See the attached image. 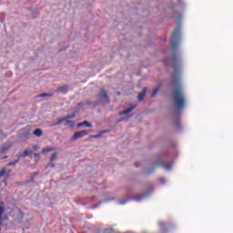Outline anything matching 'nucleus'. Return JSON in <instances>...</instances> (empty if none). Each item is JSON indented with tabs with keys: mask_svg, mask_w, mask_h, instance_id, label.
<instances>
[{
	"mask_svg": "<svg viewBox=\"0 0 233 233\" xmlns=\"http://www.w3.org/2000/svg\"><path fill=\"white\" fill-rule=\"evenodd\" d=\"M132 198H127L124 200H120L119 205H126L127 202H129Z\"/></svg>",
	"mask_w": 233,
	"mask_h": 233,
	"instance_id": "obj_19",
	"label": "nucleus"
},
{
	"mask_svg": "<svg viewBox=\"0 0 233 233\" xmlns=\"http://www.w3.org/2000/svg\"><path fill=\"white\" fill-rule=\"evenodd\" d=\"M108 231H110V229H108V228H107V229H106V231H105V232H106V233H107Z\"/></svg>",
	"mask_w": 233,
	"mask_h": 233,
	"instance_id": "obj_31",
	"label": "nucleus"
},
{
	"mask_svg": "<svg viewBox=\"0 0 233 233\" xmlns=\"http://www.w3.org/2000/svg\"><path fill=\"white\" fill-rule=\"evenodd\" d=\"M98 97L102 100V102L109 103V101L107 100L106 91L102 90V91L99 93Z\"/></svg>",
	"mask_w": 233,
	"mask_h": 233,
	"instance_id": "obj_3",
	"label": "nucleus"
},
{
	"mask_svg": "<svg viewBox=\"0 0 233 233\" xmlns=\"http://www.w3.org/2000/svg\"><path fill=\"white\" fill-rule=\"evenodd\" d=\"M107 131H100L98 135H94L92 136V137H94V139H98V137H101L103 136V134L106 133Z\"/></svg>",
	"mask_w": 233,
	"mask_h": 233,
	"instance_id": "obj_16",
	"label": "nucleus"
},
{
	"mask_svg": "<svg viewBox=\"0 0 233 233\" xmlns=\"http://www.w3.org/2000/svg\"><path fill=\"white\" fill-rule=\"evenodd\" d=\"M17 212H18V216L20 217L18 220L21 223V221L23 220V218L25 217V214H23L21 210H17Z\"/></svg>",
	"mask_w": 233,
	"mask_h": 233,
	"instance_id": "obj_23",
	"label": "nucleus"
},
{
	"mask_svg": "<svg viewBox=\"0 0 233 233\" xmlns=\"http://www.w3.org/2000/svg\"><path fill=\"white\" fill-rule=\"evenodd\" d=\"M160 88H161V86H158L157 88H155L151 95V97H156V96L159 92Z\"/></svg>",
	"mask_w": 233,
	"mask_h": 233,
	"instance_id": "obj_13",
	"label": "nucleus"
},
{
	"mask_svg": "<svg viewBox=\"0 0 233 233\" xmlns=\"http://www.w3.org/2000/svg\"><path fill=\"white\" fill-rule=\"evenodd\" d=\"M145 96H147V88H144L141 93L138 94L137 99L139 102H142L145 99Z\"/></svg>",
	"mask_w": 233,
	"mask_h": 233,
	"instance_id": "obj_7",
	"label": "nucleus"
},
{
	"mask_svg": "<svg viewBox=\"0 0 233 233\" xmlns=\"http://www.w3.org/2000/svg\"><path fill=\"white\" fill-rule=\"evenodd\" d=\"M34 134L36 137H41L43 135V131L41 129H36V130L34 131Z\"/></svg>",
	"mask_w": 233,
	"mask_h": 233,
	"instance_id": "obj_17",
	"label": "nucleus"
},
{
	"mask_svg": "<svg viewBox=\"0 0 233 233\" xmlns=\"http://www.w3.org/2000/svg\"><path fill=\"white\" fill-rule=\"evenodd\" d=\"M33 149H34L35 151H37V150L40 149V147L37 146V145H35V146H33Z\"/></svg>",
	"mask_w": 233,
	"mask_h": 233,
	"instance_id": "obj_25",
	"label": "nucleus"
},
{
	"mask_svg": "<svg viewBox=\"0 0 233 233\" xmlns=\"http://www.w3.org/2000/svg\"><path fill=\"white\" fill-rule=\"evenodd\" d=\"M149 197V192L144 193L139 197H135L133 199L137 202H141L143 199L147 198Z\"/></svg>",
	"mask_w": 233,
	"mask_h": 233,
	"instance_id": "obj_4",
	"label": "nucleus"
},
{
	"mask_svg": "<svg viewBox=\"0 0 233 233\" xmlns=\"http://www.w3.org/2000/svg\"><path fill=\"white\" fill-rule=\"evenodd\" d=\"M57 92L62 93V94H66L67 92V86H64L58 87Z\"/></svg>",
	"mask_w": 233,
	"mask_h": 233,
	"instance_id": "obj_10",
	"label": "nucleus"
},
{
	"mask_svg": "<svg viewBox=\"0 0 233 233\" xmlns=\"http://www.w3.org/2000/svg\"><path fill=\"white\" fill-rule=\"evenodd\" d=\"M177 18H178V19H181V18H182V15L177 14Z\"/></svg>",
	"mask_w": 233,
	"mask_h": 233,
	"instance_id": "obj_29",
	"label": "nucleus"
},
{
	"mask_svg": "<svg viewBox=\"0 0 233 233\" xmlns=\"http://www.w3.org/2000/svg\"><path fill=\"white\" fill-rule=\"evenodd\" d=\"M65 122V118H59L57 120V122L54 123L53 125H51V127H56V126H59L61 125V123Z\"/></svg>",
	"mask_w": 233,
	"mask_h": 233,
	"instance_id": "obj_15",
	"label": "nucleus"
},
{
	"mask_svg": "<svg viewBox=\"0 0 233 233\" xmlns=\"http://www.w3.org/2000/svg\"><path fill=\"white\" fill-rule=\"evenodd\" d=\"M51 167H55V165H51Z\"/></svg>",
	"mask_w": 233,
	"mask_h": 233,
	"instance_id": "obj_33",
	"label": "nucleus"
},
{
	"mask_svg": "<svg viewBox=\"0 0 233 233\" xmlns=\"http://www.w3.org/2000/svg\"><path fill=\"white\" fill-rule=\"evenodd\" d=\"M137 107V106H132L128 108H127L126 110L122 111L119 113L120 116H125V115H128L129 113H131L133 111V109H135Z\"/></svg>",
	"mask_w": 233,
	"mask_h": 233,
	"instance_id": "obj_6",
	"label": "nucleus"
},
{
	"mask_svg": "<svg viewBox=\"0 0 233 233\" xmlns=\"http://www.w3.org/2000/svg\"><path fill=\"white\" fill-rule=\"evenodd\" d=\"M180 42L181 28L177 27L171 35L170 44L172 56L171 57H167L166 60H164L166 66L171 67L174 71L171 75L169 86L173 88L171 93V99L174 106V111L172 112L173 124L177 129H181L180 116L187 106V97L185 96L184 87L181 85V56L177 53Z\"/></svg>",
	"mask_w": 233,
	"mask_h": 233,
	"instance_id": "obj_1",
	"label": "nucleus"
},
{
	"mask_svg": "<svg viewBox=\"0 0 233 233\" xmlns=\"http://www.w3.org/2000/svg\"><path fill=\"white\" fill-rule=\"evenodd\" d=\"M166 182H167V180H166L165 178H162V179H161V183H162L163 185H165Z\"/></svg>",
	"mask_w": 233,
	"mask_h": 233,
	"instance_id": "obj_28",
	"label": "nucleus"
},
{
	"mask_svg": "<svg viewBox=\"0 0 233 233\" xmlns=\"http://www.w3.org/2000/svg\"><path fill=\"white\" fill-rule=\"evenodd\" d=\"M57 159V153H53L50 157V162H54Z\"/></svg>",
	"mask_w": 233,
	"mask_h": 233,
	"instance_id": "obj_18",
	"label": "nucleus"
},
{
	"mask_svg": "<svg viewBox=\"0 0 233 233\" xmlns=\"http://www.w3.org/2000/svg\"><path fill=\"white\" fill-rule=\"evenodd\" d=\"M87 134H88L87 130H83V131L76 132V133H75L72 139H73V141H76V139H80L81 137H84Z\"/></svg>",
	"mask_w": 233,
	"mask_h": 233,
	"instance_id": "obj_2",
	"label": "nucleus"
},
{
	"mask_svg": "<svg viewBox=\"0 0 233 233\" xmlns=\"http://www.w3.org/2000/svg\"><path fill=\"white\" fill-rule=\"evenodd\" d=\"M36 175H38L37 172H35V173L33 174L32 178H31V181H34V177H35Z\"/></svg>",
	"mask_w": 233,
	"mask_h": 233,
	"instance_id": "obj_26",
	"label": "nucleus"
},
{
	"mask_svg": "<svg viewBox=\"0 0 233 233\" xmlns=\"http://www.w3.org/2000/svg\"><path fill=\"white\" fill-rule=\"evenodd\" d=\"M10 150V146H4L0 148V153L6 154Z\"/></svg>",
	"mask_w": 233,
	"mask_h": 233,
	"instance_id": "obj_9",
	"label": "nucleus"
},
{
	"mask_svg": "<svg viewBox=\"0 0 233 233\" xmlns=\"http://www.w3.org/2000/svg\"><path fill=\"white\" fill-rule=\"evenodd\" d=\"M18 163H19V160H14L13 162H8L7 166L8 167H15Z\"/></svg>",
	"mask_w": 233,
	"mask_h": 233,
	"instance_id": "obj_20",
	"label": "nucleus"
},
{
	"mask_svg": "<svg viewBox=\"0 0 233 233\" xmlns=\"http://www.w3.org/2000/svg\"><path fill=\"white\" fill-rule=\"evenodd\" d=\"M159 225H160L161 230H162L163 232H167V229L164 228V227H169V223L160 222Z\"/></svg>",
	"mask_w": 233,
	"mask_h": 233,
	"instance_id": "obj_12",
	"label": "nucleus"
},
{
	"mask_svg": "<svg viewBox=\"0 0 233 233\" xmlns=\"http://www.w3.org/2000/svg\"><path fill=\"white\" fill-rule=\"evenodd\" d=\"M153 172V170L152 171H147V174H151Z\"/></svg>",
	"mask_w": 233,
	"mask_h": 233,
	"instance_id": "obj_32",
	"label": "nucleus"
},
{
	"mask_svg": "<svg viewBox=\"0 0 233 233\" xmlns=\"http://www.w3.org/2000/svg\"><path fill=\"white\" fill-rule=\"evenodd\" d=\"M32 154H33L32 150L25 149L23 154L18 156V158L25 157L31 156Z\"/></svg>",
	"mask_w": 233,
	"mask_h": 233,
	"instance_id": "obj_8",
	"label": "nucleus"
},
{
	"mask_svg": "<svg viewBox=\"0 0 233 233\" xmlns=\"http://www.w3.org/2000/svg\"><path fill=\"white\" fill-rule=\"evenodd\" d=\"M77 127H84V122L79 123V124L77 125Z\"/></svg>",
	"mask_w": 233,
	"mask_h": 233,
	"instance_id": "obj_27",
	"label": "nucleus"
},
{
	"mask_svg": "<svg viewBox=\"0 0 233 233\" xmlns=\"http://www.w3.org/2000/svg\"><path fill=\"white\" fill-rule=\"evenodd\" d=\"M76 116V114H71V115H68L64 117L65 121L68 120V119H72Z\"/></svg>",
	"mask_w": 233,
	"mask_h": 233,
	"instance_id": "obj_21",
	"label": "nucleus"
},
{
	"mask_svg": "<svg viewBox=\"0 0 233 233\" xmlns=\"http://www.w3.org/2000/svg\"><path fill=\"white\" fill-rule=\"evenodd\" d=\"M154 166H155V167H157V166H161V167H163V168H164L166 171H167V172H169V171L172 170V166H170V165H166V164H164V162H160L159 164H155Z\"/></svg>",
	"mask_w": 233,
	"mask_h": 233,
	"instance_id": "obj_5",
	"label": "nucleus"
},
{
	"mask_svg": "<svg viewBox=\"0 0 233 233\" xmlns=\"http://www.w3.org/2000/svg\"><path fill=\"white\" fill-rule=\"evenodd\" d=\"M52 94H46V93H44V94H40L39 95V97H52Z\"/></svg>",
	"mask_w": 233,
	"mask_h": 233,
	"instance_id": "obj_22",
	"label": "nucleus"
},
{
	"mask_svg": "<svg viewBox=\"0 0 233 233\" xmlns=\"http://www.w3.org/2000/svg\"><path fill=\"white\" fill-rule=\"evenodd\" d=\"M84 127H92V124L88 123L87 120H84Z\"/></svg>",
	"mask_w": 233,
	"mask_h": 233,
	"instance_id": "obj_24",
	"label": "nucleus"
},
{
	"mask_svg": "<svg viewBox=\"0 0 233 233\" xmlns=\"http://www.w3.org/2000/svg\"><path fill=\"white\" fill-rule=\"evenodd\" d=\"M3 182L5 183V186H6V185H7L6 180H3Z\"/></svg>",
	"mask_w": 233,
	"mask_h": 233,
	"instance_id": "obj_30",
	"label": "nucleus"
},
{
	"mask_svg": "<svg viewBox=\"0 0 233 233\" xmlns=\"http://www.w3.org/2000/svg\"><path fill=\"white\" fill-rule=\"evenodd\" d=\"M66 122H65V126H68V127H74V126H75V123L72 121V120H65Z\"/></svg>",
	"mask_w": 233,
	"mask_h": 233,
	"instance_id": "obj_14",
	"label": "nucleus"
},
{
	"mask_svg": "<svg viewBox=\"0 0 233 233\" xmlns=\"http://www.w3.org/2000/svg\"><path fill=\"white\" fill-rule=\"evenodd\" d=\"M54 150H55V148H53V147H46V148L42 149V154H47Z\"/></svg>",
	"mask_w": 233,
	"mask_h": 233,
	"instance_id": "obj_11",
	"label": "nucleus"
}]
</instances>
